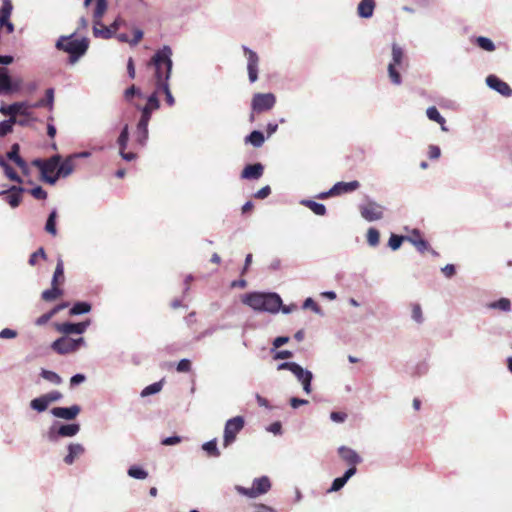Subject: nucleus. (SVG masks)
Listing matches in <instances>:
<instances>
[{"instance_id": "1", "label": "nucleus", "mask_w": 512, "mask_h": 512, "mask_svg": "<svg viewBox=\"0 0 512 512\" xmlns=\"http://www.w3.org/2000/svg\"><path fill=\"white\" fill-rule=\"evenodd\" d=\"M172 49L165 45L162 49L156 51L148 63V67L153 71L155 86L168 83L172 70Z\"/></svg>"}, {"instance_id": "2", "label": "nucleus", "mask_w": 512, "mask_h": 512, "mask_svg": "<svg viewBox=\"0 0 512 512\" xmlns=\"http://www.w3.org/2000/svg\"><path fill=\"white\" fill-rule=\"evenodd\" d=\"M242 301L254 310L272 313L278 312L282 305L280 296L275 293L253 292L246 294Z\"/></svg>"}, {"instance_id": "3", "label": "nucleus", "mask_w": 512, "mask_h": 512, "mask_svg": "<svg viewBox=\"0 0 512 512\" xmlns=\"http://www.w3.org/2000/svg\"><path fill=\"white\" fill-rule=\"evenodd\" d=\"M56 47L59 50L69 53L70 61L75 62L86 53L89 47V41L86 38L81 40L73 39V35L61 36L56 43Z\"/></svg>"}, {"instance_id": "4", "label": "nucleus", "mask_w": 512, "mask_h": 512, "mask_svg": "<svg viewBox=\"0 0 512 512\" xmlns=\"http://www.w3.org/2000/svg\"><path fill=\"white\" fill-rule=\"evenodd\" d=\"M278 370H289L291 371L296 378L301 381L303 385V390L309 394L311 392V381H312V373L308 370H304L299 364L295 362H284L278 365Z\"/></svg>"}, {"instance_id": "5", "label": "nucleus", "mask_w": 512, "mask_h": 512, "mask_svg": "<svg viewBox=\"0 0 512 512\" xmlns=\"http://www.w3.org/2000/svg\"><path fill=\"white\" fill-rule=\"evenodd\" d=\"M405 55L403 49L396 43L392 45V60L388 65V75L391 82L395 85H400L402 82L401 75L397 70V66L401 67Z\"/></svg>"}, {"instance_id": "6", "label": "nucleus", "mask_w": 512, "mask_h": 512, "mask_svg": "<svg viewBox=\"0 0 512 512\" xmlns=\"http://www.w3.org/2000/svg\"><path fill=\"white\" fill-rule=\"evenodd\" d=\"M235 489L241 495L247 496L249 498H256L262 494L267 493L271 489V482L267 476H262L260 478L254 479L253 486L251 488H245L237 485Z\"/></svg>"}, {"instance_id": "7", "label": "nucleus", "mask_w": 512, "mask_h": 512, "mask_svg": "<svg viewBox=\"0 0 512 512\" xmlns=\"http://www.w3.org/2000/svg\"><path fill=\"white\" fill-rule=\"evenodd\" d=\"M84 344V338L79 337L77 339L70 338L68 336H62L56 339L51 348L58 354L64 355L75 352L80 346Z\"/></svg>"}, {"instance_id": "8", "label": "nucleus", "mask_w": 512, "mask_h": 512, "mask_svg": "<svg viewBox=\"0 0 512 512\" xmlns=\"http://www.w3.org/2000/svg\"><path fill=\"white\" fill-rule=\"evenodd\" d=\"M244 424L242 416L233 417L226 422L223 437L224 447H228L236 440V436L243 429Z\"/></svg>"}, {"instance_id": "9", "label": "nucleus", "mask_w": 512, "mask_h": 512, "mask_svg": "<svg viewBox=\"0 0 512 512\" xmlns=\"http://www.w3.org/2000/svg\"><path fill=\"white\" fill-rule=\"evenodd\" d=\"M61 157L59 155H55L48 160H45V164L42 165V169L40 170L42 179L49 183L54 184L58 180V166L60 163Z\"/></svg>"}, {"instance_id": "10", "label": "nucleus", "mask_w": 512, "mask_h": 512, "mask_svg": "<svg viewBox=\"0 0 512 512\" xmlns=\"http://www.w3.org/2000/svg\"><path fill=\"white\" fill-rule=\"evenodd\" d=\"M276 103L272 93H256L252 99V109L257 113L271 110Z\"/></svg>"}, {"instance_id": "11", "label": "nucleus", "mask_w": 512, "mask_h": 512, "mask_svg": "<svg viewBox=\"0 0 512 512\" xmlns=\"http://www.w3.org/2000/svg\"><path fill=\"white\" fill-rule=\"evenodd\" d=\"M361 216L369 221H376L383 218L384 207L374 201H368L359 208Z\"/></svg>"}, {"instance_id": "12", "label": "nucleus", "mask_w": 512, "mask_h": 512, "mask_svg": "<svg viewBox=\"0 0 512 512\" xmlns=\"http://www.w3.org/2000/svg\"><path fill=\"white\" fill-rule=\"evenodd\" d=\"M31 109V104L27 101L15 102L8 106L0 107V112L3 115L10 116L9 119L16 118V115L29 116V110Z\"/></svg>"}, {"instance_id": "13", "label": "nucleus", "mask_w": 512, "mask_h": 512, "mask_svg": "<svg viewBox=\"0 0 512 512\" xmlns=\"http://www.w3.org/2000/svg\"><path fill=\"white\" fill-rule=\"evenodd\" d=\"M90 325V320H86L79 323H55V329L64 334V336H68L71 334H82L86 331L87 327Z\"/></svg>"}, {"instance_id": "14", "label": "nucleus", "mask_w": 512, "mask_h": 512, "mask_svg": "<svg viewBox=\"0 0 512 512\" xmlns=\"http://www.w3.org/2000/svg\"><path fill=\"white\" fill-rule=\"evenodd\" d=\"M243 51L247 57V70L249 80L251 83H254L258 79L259 57L256 52L246 46H243Z\"/></svg>"}, {"instance_id": "15", "label": "nucleus", "mask_w": 512, "mask_h": 512, "mask_svg": "<svg viewBox=\"0 0 512 512\" xmlns=\"http://www.w3.org/2000/svg\"><path fill=\"white\" fill-rule=\"evenodd\" d=\"M360 187V183L357 180L351 182H337L329 192L321 194V198H325L333 195H340L349 193L357 190Z\"/></svg>"}, {"instance_id": "16", "label": "nucleus", "mask_w": 512, "mask_h": 512, "mask_svg": "<svg viewBox=\"0 0 512 512\" xmlns=\"http://www.w3.org/2000/svg\"><path fill=\"white\" fill-rule=\"evenodd\" d=\"M89 155H90L89 152H81V153L74 154V155L67 157L61 164L59 163L58 178L59 177H67L74 171L76 158L88 157Z\"/></svg>"}, {"instance_id": "17", "label": "nucleus", "mask_w": 512, "mask_h": 512, "mask_svg": "<svg viewBox=\"0 0 512 512\" xmlns=\"http://www.w3.org/2000/svg\"><path fill=\"white\" fill-rule=\"evenodd\" d=\"M338 454L349 468H353L355 472L357 471L356 466L361 462V457L356 451L349 447L341 446L338 448Z\"/></svg>"}, {"instance_id": "18", "label": "nucleus", "mask_w": 512, "mask_h": 512, "mask_svg": "<svg viewBox=\"0 0 512 512\" xmlns=\"http://www.w3.org/2000/svg\"><path fill=\"white\" fill-rule=\"evenodd\" d=\"M406 241H409L420 253L430 251L433 255H438L434 250L431 249L429 243L422 238L421 233L418 230H413L409 236H406Z\"/></svg>"}, {"instance_id": "19", "label": "nucleus", "mask_w": 512, "mask_h": 512, "mask_svg": "<svg viewBox=\"0 0 512 512\" xmlns=\"http://www.w3.org/2000/svg\"><path fill=\"white\" fill-rule=\"evenodd\" d=\"M486 83L490 88L496 90L505 97H510L512 95V89L510 86L495 75H489L486 78Z\"/></svg>"}, {"instance_id": "20", "label": "nucleus", "mask_w": 512, "mask_h": 512, "mask_svg": "<svg viewBox=\"0 0 512 512\" xmlns=\"http://www.w3.org/2000/svg\"><path fill=\"white\" fill-rule=\"evenodd\" d=\"M80 411V406L73 405L71 407H54L52 408L51 413L57 418L73 420L78 416Z\"/></svg>"}, {"instance_id": "21", "label": "nucleus", "mask_w": 512, "mask_h": 512, "mask_svg": "<svg viewBox=\"0 0 512 512\" xmlns=\"http://www.w3.org/2000/svg\"><path fill=\"white\" fill-rule=\"evenodd\" d=\"M20 146L18 143H14L11 146L10 151L7 153V158L13 161L24 174L28 172V165L25 160L20 156Z\"/></svg>"}, {"instance_id": "22", "label": "nucleus", "mask_w": 512, "mask_h": 512, "mask_svg": "<svg viewBox=\"0 0 512 512\" xmlns=\"http://www.w3.org/2000/svg\"><path fill=\"white\" fill-rule=\"evenodd\" d=\"M24 189L19 186H12L7 192H1V194H6V201L9 203V205L13 208H16L19 206L22 200V192Z\"/></svg>"}, {"instance_id": "23", "label": "nucleus", "mask_w": 512, "mask_h": 512, "mask_svg": "<svg viewBox=\"0 0 512 512\" xmlns=\"http://www.w3.org/2000/svg\"><path fill=\"white\" fill-rule=\"evenodd\" d=\"M264 172V167L261 163L247 165L241 173L244 179H259Z\"/></svg>"}, {"instance_id": "24", "label": "nucleus", "mask_w": 512, "mask_h": 512, "mask_svg": "<svg viewBox=\"0 0 512 512\" xmlns=\"http://www.w3.org/2000/svg\"><path fill=\"white\" fill-rule=\"evenodd\" d=\"M17 89L18 87L12 86L11 78L7 70L0 68V94H7Z\"/></svg>"}, {"instance_id": "25", "label": "nucleus", "mask_w": 512, "mask_h": 512, "mask_svg": "<svg viewBox=\"0 0 512 512\" xmlns=\"http://www.w3.org/2000/svg\"><path fill=\"white\" fill-rule=\"evenodd\" d=\"M375 8L374 0H361L358 5L357 12L362 18H370L373 15Z\"/></svg>"}, {"instance_id": "26", "label": "nucleus", "mask_w": 512, "mask_h": 512, "mask_svg": "<svg viewBox=\"0 0 512 512\" xmlns=\"http://www.w3.org/2000/svg\"><path fill=\"white\" fill-rule=\"evenodd\" d=\"M53 104H54V89L49 88L45 92V98L40 99L37 102L31 104V108L47 107V108H49V110H52Z\"/></svg>"}, {"instance_id": "27", "label": "nucleus", "mask_w": 512, "mask_h": 512, "mask_svg": "<svg viewBox=\"0 0 512 512\" xmlns=\"http://www.w3.org/2000/svg\"><path fill=\"white\" fill-rule=\"evenodd\" d=\"M355 474V470L353 468H349L342 477H338L334 479L331 488L329 489L330 492L339 491L344 485L347 483V481Z\"/></svg>"}, {"instance_id": "28", "label": "nucleus", "mask_w": 512, "mask_h": 512, "mask_svg": "<svg viewBox=\"0 0 512 512\" xmlns=\"http://www.w3.org/2000/svg\"><path fill=\"white\" fill-rule=\"evenodd\" d=\"M65 280L64 276V264L62 259H58L57 265L52 277L51 286H58L60 287Z\"/></svg>"}, {"instance_id": "29", "label": "nucleus", "mask_w": 512, "mask_h": 512, "mask_svg": "<svg viewBox=\"0 0 512 512\" xmlns=\"http://www.w3.org/2000/svg\"><path fill=\"white\" fill-rule=\"evenodd\" d=\"M69 453L65 456L64 462L71 465L75 458L79 457L84 452V448L81 444H70L68 447Z\"/></svg>"}, {"instance_id": "30", "label": "nucleus", "mask_w": 512, "mask_h": 512, "mask_svg": "<svg viewBox=\"0 0 512 512\" xmlns=\"http://www.w3.org/2000/svg\"><path fill=\"white\" fill-rule=\"evenodd\" d=\"M63 295V290L58 286H51L50 289H47L42 292V299L47 302L54 301Z\"/></svg>"}, {"instance_id": "31", "label": "nucleus", "mask_w": 512, "mask_h": 512, "mask_svg": "<svg viewBox=\"0 0 512 512\" xmlns=\"http://www.w3.org/2000/svg\"><path fill=\"white\" fill-rule=\"evenodd\" d=\"M80 430V425L73 423V424H65L61 425L58 429V435L61 437H72L76 435Z\"/></svg>"}, {"instance_id": "32", "label": "nucleus", "mask_w": 512, "mask_h": 512, "mask_svg": "<svg viewBox=\"0 0 512 512\" xmlns=\"http://www.w3.org/2000/svg\"><path fill=\"white\" fill-rule=\"evenodd\" d=\"M302 204L308 207L316 215L323 216L326 213V207L321 203L315 202L313 200H303Z\"/></svg>"}, {"instance_id": "33", "label": "nucleus", "mask_w": 512, "mask_h": 512, "mask_svg": "<svg viewBox=\"0 0 512 512\" xmlns=\"http://www.w3.org/2000/svg\"><path fill=\"white\" fill-rule=\"evenodd\" d=\"M16 123L23 125V122L17 121V118L8 119L0 122V136L4 137L7 134L11 133L13 130V125Z\"/></svg>"}, {"instance_id": "34", "label": "nucleus", "mask_w": 512, "mask_h": 512, "mask_svg": "<svg viewBox=\"0 0 512 512\" xmlns=\"http://www.w3.org/2000/svg\"><path fill=\"white\" fill-rule=\"evenodd\" d=\"M0 167L3 168L6 177L9 178L11 181H15L17 183H22L21 177L16 173V171L5 160L1 161Z\"/></svg>"}, {"instance_id": "35", "label": "nucleus", "mask_w": 512, "mask_h": 512, "mask_svg": "<svg viewBox=\"0 0 512 512\" xmlns=\"http://www.w3.org/2000/svg\"><path fill=\"white\" fill-rule=\"evenodd\" d=\"M265 141L264 135L260 131H252L247 137L246 142L251 143L254 147H260Z\"/></svg>"}, {"instance_id": "36", "label": "nucleus", "mask_w": 512, "mask_h": 512, "mask_svg": "<svg viewBox=\"0 0 512 512\" xmlns=\"http://www.w3.org/2000/svg\"><path fill=\"white\" fill-rule=\"evenodd\" d=\"M56 218H57V212H56V210H53L49 214L48 219L46 221V225H45V231L47 233L51 234L52 236L57 235Z\"/></svg>"}, {"instance_id": "37", "label": "nucleus", "mask_w": 512, "mask_h": 512, "mask_svg": "<svg viewBox=\"0 0 512 512\" xmlns=\"http://www.w3.org/2000/svg\"><path fill=\"white\" fill-rule=\"evenodd\" d=\"M107 9L106 0H96V7L94 10V22L96 25H100V19L104 15Z\"/></svg>"}, {"instance_id": "38", "label": "nucleus", "mask_w": 512, "mask_h": 512, "mask_svg": "<svg viewBox=\"0 0 512 512\" xmlns=\"http://www.w3.org/2000/svg\"><path fill=\"white\" fill-rule=\"evenodd\" d=\"M49 403L45 395L35 398L31 401L30 406L37 412H43L47 409Z\"/></svg>"}, {"instance_id": "39", "label": "nucleus", "mask_w": 512, "mask_h": 512, "mask_svg": "<svg viewBox=\"0 0 512 512\" xmlns=\"http://www.w3.org/2000/svg\"><path fill=\"white\" fill-rule=\"evenodd\" d=\"M91 310V305L87 302H77L70 309V315H80L88 313Z\"/></svg>"}, {"instance_id": "40", "label": "nucleus", "mask_w": 512, "mask_h": 512, "mask_svg": "<svg viewBox=\"0 0 512 512\" xmlns=\"http://www.w3.org/2000/svg\"><path fill=\"white\" fill-rule=\"evenodd\" d=\"M475 42L481 49L485 51L492 52L495 50L494 43L487 37L479 36L476 38Z\"/></svg>"}, {"instance_id": "41", "label": "nucleus", "mask_w": 512, "mask_h": 512, "mask_svg": "<svg viewBox=\"0 0 512 512\" xmlns=\"http://www.w3.org/2000/svg\"><path fill=\"white\" fill-rule=\"evenodd\" d=\"M427 117L438 124H446L444 117L441 116L435 106L429 107L426 111Z\"/></svg>"}, {"instance_id": "42", "label": "nucleus", "mask_w": 512, "mask_h": 512, "mask_svg": "<svg viewBox=\"0 0 512 512\" xmlns=\"http://www.w3.org/2000/svg\"><path fill=\"white\" fill-rule=\"evenodd\" d=\"M202 448H203V450H205L208 453L209 456H213V457L220 456V452L217 448L216 439H213V440H210V441L204 443Z\"/></svg>"}, {"instance_id": "43", "label": "nucleus", "mask_w": 512, "mask_h": 512, "mask_svg": "<svg viewBox=\"0 0 512 512\" xmlns=\"http://www.w3.org/2000/svg\"><path fill=\"white\" fill-rule=\"evenodd\" d=\"M93 33L94 36L102 37L104 39H109L113 36V30L111 28L108 26H102L101 28H98L96 24L94 25Z\"/></svg>"}, {"instance_id": "44", "label": "nucleus", "mask_w": 512, "mask_h": 512, "mask_svg": "<svg viewBox=\"0 0 512 512\" xmlns=\"http://www.w3.org/2000/svg\"><path fill=\"white\" fill-rule=\"evenodd\" d=\"M157 90L159 91V93H164L165 94V100H166V103L169 105V106H173L174 103H175V100H174V97L170 91V87H169V83H166V84H162L160 86L157 87Z\"/></svg>"}, {"instance_id": "45", "label": "nucleus", "mask_w": 512, "mask_h": 512, "mask_svg": "<svg viewBox=\"0 0 512 512\" xmlns=\"http://www.w3.org/2000/svg\"><path fill=\"white\" fill-rule=\"evenodd\" d=\"M41 377L49 382L56 384V385H58L62 382L61 377L57 373H55L53 371L46 370V369H42Z\"/></svg>"}, {"instance_id": "46", "label": "nucleus", "mask_w": 512, "mask_h": 512, "mask_svg": "<svg viewBox=\"0 0 512 512\" xmlns=\"http://www.w3.org/2000/svg\"><path fill=\"white\" fill-rule=\"evenodd\" d=\"M380 241V233L375 228H369L367 231V242L370 246H377Z\"/></svg>"}, {"instance_id": "47", "label": "nucleus", "mask_w": 512, "mask_h": 512, "mask_svg": "<svg viewBox=\"0 0 512 512\" xmlns=\"http://www.w3.org/2000/svg\"><path fill=\"white\" fill-rule=\"evenodd\" d=\"M128 475L135 479H145L148 476V473L138 466H131L128 469Z\"/></svg>"}, {"instance_id": "48", "label": "nucleus", "mask_w": 512, "mask_h": 512, "mask_svg": "<svg viewBox=\"0 0 512 512\" xmlns=\"http://www.w3.org/2000/svg\"><path fill=\"white\" fill-rule=\"evenodd\" d=\"M161 389H162V382L153 383L151 385H148L147 387H145L142 390L141 396L146 397V396L158 393L159 391H161Z\"/></svg>"}, {"instance_id": "49", "label": "nucleus", "mask_w": 512, "mask_h": 512, "mask_svg": "<svg viewBox=\"0 0 512 512\" xmlns=\"http://www.w3.org/2000/svg\"><path fill=\"white\" fill-rule=\"evenodd\" d=\"M148 138V125L145 127L140 126V122L137 124V142L143 146Z\"/></svg>"}, {"instance_id": "50", "label": "nucleus", "mask_w": 512, "mask_h": 512, "mask_svg": "<svg viewBox=\"0 0 512 512\" xmlns=\"http://www.w3.org/2000/svg\"><path fill=\"white\" fill-rule=\"evenodd\" d=\"M158 93L159 91L156 89L148 98L147 103L145 105L146 108L151 110H157L160 106L159 100H158Z\"/></svg>"}, {"instance_id": "51", "label": "nucleus", "mask_w": 512, "mask_h": 512, "mask_svg": "<svg viewBox=\"0 0 512 512\" xmlns=\"http://www.w3.org/2000/svg\"><path fill=\"white\" fill-rule=\"evenodd\" d=\"M411 316L417 323L423 322V313L420 304L414 303L411 305Z\"/></svg>"}, {"instance_id": "52", "label": "nucleus", "mask_w": 512, "mask_h": 512, "mask_svg": "<svg viewBox=\"0 0 512 512\" xmlns=\"http://www.w3.org/2000/svg\"><path fill=\"white\" fill-rule=\"evenodd\" d=\"M129 140L128 125H125L118 137V145L120 149H126Z\"/></svg>"}, {"instance_id": "53", "label": "nucleus", "mask_w": 512, "mask_h": 512, "mask_svg": "<svg viewBox=\"0 0 512 512\" xmlns=\"http://www.w3.org/2000/svg\"><path fill=\"white\" fill-rule=\"evenodd\" d=\"M406 240V236H399L396 234H392L389 238L388 245L392 250H397L400 248L403 241Z\"/></svg>"}, {"instance_id": "54", "label": "nucleus", "mask_w": 512, "mask_h": 512, "mask_svg": "<svg viewBox=\"0 0 512 512\" xmlns=\"http://www.w3.org/2000/svg\"><path fill=\"white\" fill-rule=\"evenodd\" d=\"M39 258L46 259V252L43 247H40L37 251L30 255L29 264L31 266L36 265Z\"/></svg>"}, {"instance_id": "55", "label": "nucleus", "mask_w": 512, "mask_h": 512, "mask_svg": "<svg viewBox=\"0 0 512 512\" xmlns=\"http://www.w3.org/2000/svg\"><path fill=\"white\" fill-rule=\"evenodd\" d=\"M510 300L507 298H501L500 300L494 302L491 304L492 308H498L503 311H509L510 310Z\"/></svg>"}, {"instance_id": "56", "label": "nucleus", "mask_w": 512, "mask_h": 512, "mask_svg": "<svg viewBox=\"0 0 512 512\" xmlns=\"http://www.w3.org/2000/svg\"><path fill=\"white\" fill-rule=\"evenodd\" d=\"M153 110L151 109H148L144 106V108L142 109V114H141V118L139 120L140 122V126L141 127H145V125H148L149 124V121L151 119V114H152Z\"/></svg>"}, {"instance_id": "57", "label": "nucleus", "mask_w": 512, "mask_h": 512, "mask_svg": "<svg viewBox=\"0 0 512 512\" xmlns=\"http://www.w3.org/2000/svg\"><path fill=\"white\" fill-rule=\"evenodd\" d=\"M176 370L180 373H187L191 371V361L188 359H182L178 362Z\"/></svg>"}, {"instance_id": "58", "label": "nucleus", "mask_w": 512, "mask_h": 512, "mask_svg": "<svg viewBox=\"0 0 512 512\" xmlns=\"http://www.w3.org/2000/svg\"><path fill=\"white\" fill-rule=\"evenodd\" d=\"M30 193L38 200H44L47 198V192L41 186L34 187L31 189Z\"/></svg>"}, {"instance_id": "59", "label": "nucleus", "mask_w": 512, "mask_h": 512, "mask_svg": "<svg viewBox=\"0 0 512 512\" xmlns=\"http://www.w3.org/2000/svg\"><path fill=\"white\" fill-rule=\"evenodd\" d=\"M52 317H54V312H51V310L47 313H44L43 315H41L40 317H38L36 320H35V324L37 326H43L45 325Z\"/></svg>"}, {"instance_id": "60", "label": "nucleus", "mask_w": 512, "mask_h": 512, "mask_svg": "<svg viewBox=\"0 0 512 512\" xmlns=\"http://www.w3.org/2000/svg\"><path fill=\"white\" fill-rule=\"evenodd\" d=\"M270 193H271V188H270V186L267 185V186H264L261 189H259L255 193L254 197L257 199H265L270 195Z\"/></svg>"}, {"instance_id": "61", "label": "nucleus", "mask_w": 512, "mask_h": 512, "mask_svg": "<svg viewBox=\"0 0 512 512\" xmlns=\"http://www.w3.org/2000/svg\"><path fill=\"white\" fill-rule=\"evenodd\" d=\"M441 155V150L436 145H430L428 148V156L430 159H438Z\"/></svg>"}, {"instance_id": "62", "label": "nucleus", "mask_w": 512, "mask_h": 512, "mask_svg": "<svg viewBox=\"0 0 512 512\" xmlns=\"http://www.w3.org/2000/svg\"><path fill=\"white\" fill-rule=\"evenodd\" d=\"M303 308L304 309L310 308V309H312L313 311H315L317 313L320 311V308H319L318 304L312 298H307L304 301Z\"/></svg>"}, {"instance_id": "63", "label": "nucleus", "mask_w": 512, "mask_h": 512, "mask_svg": "<svg viewBox=\"0 0 512 512\" xmlns=\"http://www.w3.org/2000/svg\"><path fill=\"white\" fill-rule=\"evenodd\" d=\"M17 336V332L15 330L5 328L0 332V338L2 339H13Z\"/></svg>"}, {"instance_id": "64", "label": "nucleus", "mask_w": 512, "mask_h": 512, "mask_svg": "<svg viewBox=\"0 0 512 512\" xmlns=\"http://www.w3.org/2000/svg\"><path fill=\"white\" fill-rule=\"evenodd\" d=\"M293 357V353L289 350H281V351H277L273 358L275 360H278V359H289V358H292Z\"/></svg>"}]
</instances>
